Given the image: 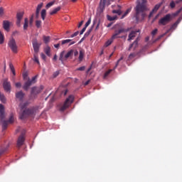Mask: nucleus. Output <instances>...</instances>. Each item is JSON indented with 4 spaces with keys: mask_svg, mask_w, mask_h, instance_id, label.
<instances>
[{
    "mask_svg": "<svg viewBox=\"0 0 182 182\" xmlns=\"http://www.w3.org/2000/svg\"><path fill=\"white\" fill-rule=\"evenodd\" d=\"M146 2V0H142L141 2H138L136 6H135V19L136 22L144 20L146 16L145 11H147Z\"/></svg>",
    "mask_w": 182,
    "mask_h": 182,
    "instance_id": "obj_1",
    "label": "nucleus"
},
{
    "mask_svg": "<svg viewBox=\"0 0 182 182\" xmlns=\"http://www.w3.org/2000/svg\"><path fill=\"white\" fill-rule=\"evenodd\" d=\"M39 109L38 106L32 107L31 108L26 109L23 110V112L21 114L20 118L23 119L28 117L30 115H34L36 113V111Z\"/></svg>",
    "mask_w": 182,
    "mask_h": 182,
    "instance_id": "obj_2",
    "label": "nucleus"
},
{
    "mask_svg": "<svg viewBox=\"0 0 182 182\" xmlns=\"http://www.w3.org/2000/svg\"><path fill=\"white\" fill-rule=\"evenodd\" d=\"M43 89L44 87L43 85H41L40 87H33L31 88L30 99L35 100L37 97V95L40 94Z\"/></svg>",
    "mask_w": 182,
    "mask_h": 182,
    "instance_id": "obj_3",
    "label": "nucleus"
},
{
    "mask_svg": "<svg viewBox=\"0 0 182 182\" xmlns=\"http://www.w3.org/2000/svg\"><path fill=\"white\" fill-rule=\"evenodd\" d=\"M4 107L3 105L0 104V123H2L3 130H5L8 126V121L4 119Z\"/></svg>",
    "mask_w": 182,
    "mask_h": 182,
    "instance_id": "obj_4",
    "label": "nucleus"
},
{
    "mask_svg": "<svg viewBox=\"0 0 182 182\" xmlns=\"http://www.w3.org/2000/svg\"><path fill=\"white\" fill-rule=\"evenodd\" d=\"M38 77V75H36L31 80L30 78H28V80L24 83V85L23 86V88L24 90L28 91L29 87L36 82V79Z\"/></svg>",
    "mask_w": 182,
    "mask_h": 182,
    "instance_id": "obj_5",
    "label": "nucleus"
},
{
    "mask_svg": "<svg viewBox=\"0 0 182 182\" xmlns=\"http://www.w3.org/2000/svg\"><path fill=\"white\" fill-rule=\"evenodd\" d=\"M74 101V97L73 95H70L65 100L64 105L61 107L60 111L63 112L67 108L69 107V106Z\"/></svg>",
    "mask_w": 182,
    "mask_h": 182,
    "instance_id": "obj_6",
    "label": "nucleus"
},
{
    "mask_svg": "<svg viewBox=\"0 0 182 182\" xmlns=\"http://www.w3.org/2000/svg\"><path fill=\"white\" fill-rule=\"evenodd\" d=\"M114 0H100L99 9L101 13L104 11L105 9V6H109L111 4V1H114Z\"/></svg>",
    "mask_w": 182,
    "mask_h": 182,
    "instance_id": "obj_7",
    "label": "nucleus"
},
{
    "mask_svg": "<svg viewBox=\"0 0 182 182\" xmlns=\"http://www.w3.org/2000/svg\"><path fill=\"white\" fill-rule=\"evenodd\" d=\"M128 31H129V29H124V28H119V29H118V30H116V31H114V35H113L112 37V40H114V39H117V38H122L123 37H122V36H119V35H120L121 33H127V32H128Z\"/></svg>",
    "mask_w": 182,
    "mask_h": 182,
    "instance_id": "obj_8",
    "label": "nucleus"
},
{
    "mask_svg": "<svg viewBox=\"0 0 182 182\" xmlns=\"http://www.w3.org/2000/svg\"><path fill=\"white\" fill-rule=\"evenodd\" d=\"M73 52L74 50H71L64 56L65 51L63 50V52H61L60 55L59 60L61 61L63 64H64V60H67L68 58L72 56L73 55Z\"/></svg>",
    "mask_w": 182,
    "mask_h": 182,
    "instance_id": "obj_9",
    "label": "nucleus"
},
{
    "mask_svg": "<svg viewBox=\"0 0 182 182\" xmlns=\"http://www.w3.org/2000/svg\"><path fill=\"white\" fill-rule=\"evenodd\" d=\"M8 46H9V48L14 53H18V46L16 45V41L14 38H11L9 41Z\"/></svg>",
    "mask_w": 182,
    "mask_h": 182,
    "instance_id": "obj_10",
    "label": "nucleus"
},
{
    "mask_svg": "<svg viewBox=\"0 0 182 182\" xmlns=\"http://www.w3.org/2000/svg\"><path fill=\"white\" fill-rule=\"evenodd\" d=\"M171 20V14H166L164 18H161L159 20V25L166 26L167 23H168Z\"/></svg>",
    "mask_w": 182,
    "mask_h": 182,
    "instance_id": "obj_11",
    "label": "nucleus"
},
{
    "mask_svg": "<svg viewBox=\"0 0 182 182\" xmlns=\"http://www.w3.org/2000/svg\"><path fill=\"white\" fill-rule=\"evenodd\" d=\"M3 87L5 91L10 92L11 89V82L8 81V78H5L3 82Z\"/></svg>",
    "mask_w": 182,
    "mask_h": 182,
    "instance_id": "obj_12",
    "label": "nucleus"
},
{
    "mask_svg": "<svg viewBox=\"0 0 182 182\" xmlns=\"http://www.w3.org/2000/svg\"><path fill=\"white\" fill-rule=\"evenodd\" d=\"M23 15H24L23 12H18L16 14V19H17L16 25H17L18 27L21 26V20L23 17Z\"/></svg>",
    "mask_w": 182,
    "mask_h": 182,
    "instance_id": "obj_13",
    "label": "nucleus"
},
{
    "mask_svg": "<svg viewBox=\"0 0 182 182\" xmlns=\"http://www.w3.org/2000/svg\"><path fill=\"white\" fill-rule=\"evenodd\" d=\"M11 23L9 21H3V28L6 32L10 31Z\"/></svg>",
    "mask_w": 182,
    "mask_h": 182,
    "instance_id": "obj_14",
    "label": "nucleus"
},
{
    "mask_svg": "<svg viewBox=\"0 0 182 182\" xmlns=\"http://www.w3.org/2000/svg\"><path fill=\"white\" fill-rule=\"evenodd\" d=\"M85 56V50L80 49L79 51V58H78L80 63H81L83 60Z\"/></svg>",
    "mask_w": 182,
    "mask_h": 182,
    "instance_id": "obj_15",
    "label": "nucleus"
},
{
    "mask_svg": "<svg viewBox=\"0 0 182 182\" xmlns=\"http://www.w3.org/2000/svg\"><path fill=\"white\" fill-rule=\"evenodd\" d=\"M33 47L35 53H38L39 51L40 45L38 43L36 40H34L33 41Z\"/></svg>",
    "mask_w": 182,
    "mask_h": 182,
    "instance_id": "obj_16",
    "label": "nucleus"
},
{
    "mask_svg": "<svg viewBox=\"0 0 182 182\" xmlns=\"http://www.w3.org/2000/svg\"><path fill=\"white\" fill-rule=\"evenodd\" d=\"M25 139H24V136L23 135H21L19 137H18V141H17V146L18 148H20L23 144V141H24Z\"/></svg>",
    "mask_w": 182,
    "mask_h": 182,
    "instance_id": "obj_17",
    "label": "nucleus"
},
{
    "mask_svg": "<svg viewBox=\"0 0 182 182\" xmlns=\"http://www.w3.org/2000/svg\"><path fill=\"white\" fill-rule=\"evenodd\" d=\"M43 6V4L41 3V4H38V6H37L36 12V18L37 19L39 18L40 11L42 9Z\"/></svg>",
    "mask_w": 182,
    "mask_h": 182,
    "instance_id": "obj_18",
    "label": "nucleus"
},
{
    "mask_svg": "<svg viewBox=\"0 0 182 182\" xmlns=\"http://www.w3.org/2000/svg\"><path fill=\"white\" fill-rule=\"evenodd\" d=\"M24 95L25 94L22 91L16 93V98H18L20 101L23 100Z\"/></svg>",
    "mask_w": 182,
    "mask_h": 182,
    "instance_id": "obj_19",
    "label": "nucleus"
},
{
    "mask_svg": "<svg viewBox=\"0 0 182 182\" xmlns=\"http://www.w3.org/2000/svg\"><path fill=\"white\" fill-rule=\"evenodd\" d=\"M138 46V40H135L134 43L131 45H129V48H128V51H130L132 48L134 47V50H135L137 48Z\"/></svg>",
    "mask_w": 182,
    "mask_h": 182,
    "instance_id": "obj_20",
    "label": "nucleus"
},
{
    "mask_svg": "<svg viewBox=\"0 0 182 182\" xmlns=\"http://www.w3.org/2000/svg\"><path fill=\"white\" fill-rule=\"evenodd\" d=\"M136 31H132L129 33V36H128V41H131L132 40H134V38L136 37Z\"/></svg>",
    "mask_w": 182,
    "mask_h": 182,
    "instance_id": "obj_21",
    "label": "nucleus"
},
{
    "mask_svg": "<svg viewBox=\"0 0 182 182\" xmlns=\"http://www.w3.org/2000/svg\"><path fill=\"white\" fill-rule=\"evenodd\" d=\"M164 1L155 5V7H154V9H152V12H157V11L160 9V7L163 5Z\"/></svg>",
    "mask_w": 182,
    "mask_h": 182,
    "instance_id": "obj_22",
    "label": "nucleus"
},
{
    "mask_svg": "<svg viewBox=\"0 0 182 182\" xmlns=\"http://www.w3.org/2000/svg\"><path fill=\"white\" fill-rule=\"evenodd\" d=\"M61 7L58 6L56 9H54L52 11L50 12V15L53 16L54 14H56L59 11H60Z\"/></svg>",
    "mask_w": 182,
    "mask_h": 182,
    "instance_id": "obj_23",
    "label": "nucleus"
},
{
    "mask_svg": "<svg viewBox=\"0 0 182 182\" xmlns=\"http://www.w3.org/2000/svg\"><path fill=\"white\" fill-rule=\"evenodd\" d=\"M28 24H29L28 19V18H26L24 19V24H23V29H24L25 31H26V30L28 29Z\"/></svg>",
    "mask_w": 182,
    "mask_h": 182,
    "instance_id": "obj_24",
    "label": "nucleus"
},
{
    "mask_svg": "<svg viewBox=\"0 0 182 182\" xmlns=\"http://www.w3.org/2000/svg\"><path fill=\"white\" fill-rule=\"evenodd\" d=\"M5 37L3 33L0 31V44L2 45L4 43Z\"/></svg>",
    "mask_w": 182,
    "mask_h": 182,
    "instance_id": "obj_25",
    "label": "nucleus"
},
{
    "mask_svg": "<svg viewBox=\"0 0 182 182\" xmlns=\"http://www.w3.org/2000/svg\"><path fill=\"white\" fill-rule=\"evenodd\" d=\"M136 55H137V54L136 53H132L129 54V55L128 56V60H133Z\"/></svg>",
    "mask_w": 182,
    "mask_h": 182,
    "instance_id": "obj_26",
    "label": "nucleus"
},
{
    "mask_svg": "<svg viewBox=\"0 0 182 182\" xmlns=\"http://www.w3.org/2000/svg\"><path fill=\"white\" fill-rule=\"evenodd\" d=\"M50 41V36H43V41L46 44L48 43Z\"/></svg>",
    "mask_w": 182,
    "mask_h": 182,
    "instance_id": "obj_27",
    "label": "nucleus"
},
{
    "mask_svg": "<svg viewBox=\"0 0 182 182\" xmlns=\"http://www.w3.org/2000/svg\"><path fill=\"white\" fill-rule=\"evenodd\" d=\"M131 11H132L131 9H128L127 11L124 13V15H122V17H121V19H123L124 18H125L131 12Z\"/></svg>",
    "mask_w": 182,
    "mask_h": 182,
    "instance_id": "obj_28",
    "label": "nucleus"
},
{
    "mask_svg": "<svg viewBox=\"0 0 182 182\" xmlns=\"http://www.w3.org/2000/svg\"><path fill=\"white\" fill-rule=\"evenodd\" d=\"M46 16V11L45 9H43L41 11V18L44 21Z\"/></svg>",
    "mask_w": 182,
    "mask_h": 182,
    "instance_id": "obj_29",
    "label": "nucleus"
},
{
    "mask_svg": "<svg viewBox=\"0 0 182 182\" xmlns=\"http://www.w3.org/2000/svg\"><path fill=\"white\" fill-rule=\"evenodd\" d=\"M55 1L53 0V1L48 3V4L46 5V9H50L51 6H53L55 4Z\"/></svg>",
    "mask_w": 182,
    "mask_h": 182,
    "instance_id": "obj_30",
    "label": "nucleus"
},
{
    "mask_svg": "<svg viewBox=\"0 0 182 182\" xmlns=\"http://www.w3.org/2000/svg\"><path fill=\"white\" fill-rule=\"evenodd\" d=\"M45 53L47 55L50 56V47H47L46 49H45Z\"/></svg>",
    "mask_w": 182,
    "mask_h": 182,
    "instance_id": "obj_31",
    "label": "nucleus"
},
{
    "mask_svg": "<svg viewBox=\"0 0 182 182\" xmlns=\"http://www.w3.org/2000/svg\"><path fill=\"white\" fill-rule=\"evenodd\" d=\"M113 14H118V16H121L122 12L120 9H118V10H114L112 11Z\"/></svg>",
    "mask_w": 182,
    "mask_h": 182,
    "instance_id": "obj_32",
    "label": "nucleus"
},
{
    "mask_svg": "<svg viewBox=\"0 0 182 182\" xmlns=\"http://www.w3.org/2000/svg\"><path fill=\"white\" fill-rule=\"evenodd\" d=\"M112 70H109L105 73L104 78L106 79L109 75L112 73Z\"/></svg>",
    "mask_w": 182,
    "mask_h": 182,
    "instance_id": "obj_33",
    "label": "nucleus"
},
{
    "mask_svg": "<svg viewBox=\"0 0 182 182\" xmlns=\"http://www.w3.org/2000/svg\"><path fill=\"white\" fill-rule=\"evenodd\" d=\"M41 21H36V26L38 28H40L41 27Z\"/></svg>",
    "mask_w": 182,
    "mask_h": 182,
    "instance_id": "obj_34",
    "label": "nucleus"
},
{
    "mask_svg": "<svg viewBox=\"0 0 182 182\" xmlns=\"http://www.w3.org/2000/svg\"><path fill=\"white\" fill-rule=\"evenodd\" d=\"M165 35H166V34H162V35L158 36V38H156V39H155V41H154V43H156V42L159 41V40H161L163 37H164Z\"/></svg>",
    "mask_w": 182,
    "mask_h": 182,
    "instance_id": "obj_35",
    "label": "nucleus"
},
{
    "mask_svg": "<svg viewBox=\"0 0 182 182\" xmlns=\"http://www.w3.org/2000/svg\"><path fill=\"white\" fill-rule=\"evenodd\" d=\"M33 18H34V15L33 14V15L31 16V17L30 18V21H29V25H30L31 26H32V25H33Z\"/></svg>",
    "mask_w": 182,
    "mask_h": 182,
    "instance_id": "obj_36",
    "label": "nucleus"
},
{
    "mask_svg": "<svg viewBox=\"0 0 182 182\" xmlns=\"http://www.w3.org/2000/svg\"><path fill=\"white\" fill-rule=\"evenodd\" d=\"M169 6L171 7V9H174L176 7V3L173 1H171Z\"/></svg>",
    "mask_w": 182,
    "mask_h": 182,
    "instance_id": "obj_37",
    "label": "nucleus"
},
{
    "mask_svg": "<svg viewBox=\"0 0 182 182\" xmlns=\"http://www.w3.org/2000/svg\"><path fill=\"white\" fill-rule=\"evenodd\" d=\"M0 100H1L2 102H4L6 101L4 95H2L1 92H0Z\"/></svg>",
    "mask_w": 182,
    "mask_h": 182,
    "instance_id": "obj_38",
    "label": "nucleus"
},
{
    "mask_svg": "<svg viewBox=\"0 0 182 182\" xmlns=\"http://www.w3.org/2000/svg\"><path fill=\"white\" fill-rule=\"evenodd\" d=\"M34 61L37 63L38 65H40V62L36 54L34 55Z\"/></svg>",
    "mask_w": 182,
    "mask_h": 182,
    "instance_id": "obj_39",
    "label": "nucleus"
},
{
    "mask_svg": "<svg viewBox=\"0 0 182 182\" xmlns=\"http://www.w3.org/2000/svg\"><path fill=\"white\" fill-rule=\"evenodd\" d=\"M113 42V40L112 38V40H109L106 43H105V46L108 47L109 46H110Z\"/></svg>",
    "mask_w": 182,
    "mask_h": 182,
    "instance_id": "obj_40",
    "label": "nucleus"
},
{
    "mask_svg": "<svg viewBox=\"0 0 182 182\" xmlns=\"http://www.w3.org/2000/svg\"><path fill=\"white\" fill-rule=\"evenodd\" d=\"M71 41H72V40H70V39L63 40V41H62V45H65V44L68 43H70V42H71Z\"/></svg>",
    "mask_w": 182,
    "mask_h": 182,
    "instance_id": "obj_41",
    "label": "nucleus"
},
{
    "mask_svg": "<svg viewBox=\"0 0 182 182\" xmlns=\"http://www.w3.org/2000/svg\"><path fill=\"white\" fill-rule=\"evenodd\" d=\"M92 31V28L90 29V30H88V31L86 32V33L85 34V38L88 37V36H90V34L91 33Z\"/></svg>",
    "mask_w": 182,
    "mask_h": 182,
    "instance_id": "obj_42",
    "label": "nucleus"
},
{
    "mask_svg": "<svg viewBox=\"0 0 182 182\" xmlns=\"http://www.w3.org/2000/svg\"><path fill=\"white\" fill-rule=\"evenodd\" d=\"M14 121V116H13V114H11L9 121H7V122H9V123H13Z\"/></svg>",
    "mask_w": 182,
    "mask_h": 182,
    "instance_id": "obj_43",
    "label": "nucleus"
},
{
    "mask_svg": "<svg viewBox=\"0 0 182 182\" xmlns=\"http://www.w3.org/2000/svg\"><path fill=\"white\" fill-rule=\"evenodd\" d=\"M23 77L24 80H28L29 78V77H28V73H23Z\"/></svg>",
    "mask_w": 182,
    "mask_h": 182,
    "instance_id": "obj_44",
    "label": "nucleus"
},
{
    "mask_svg": "<svg viewBox=\"0 0 182 182\" xmlns=\"http://www.w3.org/2000/svg\"><path fill=\"white\" fill-rule=\"evenodd\" d=\"M158 33V29L155 28V30L152 31V33H151V34H152L153 36H154L155 35H156Z\"/></svg>",
    "mask_w": 182,
    "mask_h": 182,
    "instance_id": "obj_45",
    "label": "nucleus"
},
{
    "mask_svg": "<svg viewBox=\"0 0 182 182\" xmlns=\"http://www.w3.org/2000/svg\"><path fill=\"white\" fill-rule=\"evenodd\" d=\"M85 70V66H82V67L78 68L76 70L84 71Z\"/></svg>",
    "mask_w": 182,
    "mask_h": 182,
    "instance_id": "obj_46",
    "label": "nucleus"
},
{
    "mask_svg": "<svg viewBox=\"0 0 182 182\" xmlns=\"http://www.w3.org/2000/svg\"><path fill=\"white\" fill-rule=\"evenodd\" d=\"M123 59H124V57L122 56V57H121V58H119V60H118V61H117V64H116V66H115L114 69L117 68V67L118 66L119 62H120L121 60H122Z\"/></svg>",
    "mask_w": 182,
    "mask_h": 182,
    "instance_id": "obj_47",
    "label": "nucleus"
},
{
    "mask_svg": "<svg viewBox=\"0 0 182 182\" xmlns=\"http://www.w3.org/2000/svg\"><path fill=\"white\" fill-rule=\"evenodd\" d=\"M117 18L116 17H111L108 16V20L110 21H114Z\"/></svg>",
    "mask_w": 182,
    "mask_h": 182,
    "instance_id": "obj_48",
    "label": "nucleus"
},
{
    "mask_svg": "<svg viewBox=\"0 0 182 182\" xmlns=\"http://www.w3.org/2000/svg\"><path fill=\"white\" fill-rule=\"evenodd\" d=\"M90 23H91V18H90V19L88 20V21L86 23L85 27H86V28H87V26L90 24Z\"/></svg>",
    "mask_w": 182,
    "mask_h": 182,
    "instance_id": "obj_49",
    "label": "nucleus"
},
{
    "mask_svg": "<svg viewBox=\"0 0 182 182\" xmlns=\"http://www.w3.org/2000/svg\"><path fill=\"white\" fill-rule=\"evenodd\" d=\"M41 58H42L43 60H46V55H45L44 53H41Z\"/></svg>",
    "mask_w": 182,
    "mask_h": 182,
    "instance_id": "obj_50",
    "label": "nucleus"
},
{
    "mask_svg": "<svg viewBox=\"0 0 182 182\" xmlns=\"http://www.w3.org/2000/svg\"><path fill=\"white\" fill-rule=\"evenodd\" d=\"M79 33H80L79 31L75 32L74 34H73L71 36V38H74V37L77 36L79 34Z\"/></svg>",
    "mask_w": 182,
    "mask_h": 182,
    "instance_id": "obj_51",
    "label": "nucleus"
},
{
    "mask_svg": "<svg viewBox=\"0 0 182 182\" xmlns=\"http://www.w3.org/2000/svg\"><path fill=\"white\" fill-rule=\"evenodd\" d=\"M15 85H16V87L19 88V87H21V82H16V83L15 84Z\"/></svg>",
    "mask_w": 182,
    "mask_h": 182,
    "instance_id": "obj_52",
    "label": "nucleus"
},
{
    "mask_svg": "<svg viewBox=\"0 0 182 182\" xmlns=\"http://www.w3.org/2000/svg\"><path fill=\"white\" fill-rule=\"evenodd\" d=\"M79 53H80V52L78 53L77 50H74V52H73V54H74V55H75V57L77 56Z\"/></svg>",
    "mask_w": 182,
    "mask_h": 182,
    "instance_id": "obj_53",
    "label": "nucleus"
},
{
    "mask_svg": "<svg viewBox=\"0 0 182 182\" xmlns=\"http://www.w3.org/2000/svg\"><path fill=\"white\" fill-rule=\"evenodd\" d=\"M4 14V9L2 7L0 8V15L2 16Z\"/></svg>",
    "mask_w": 182,
    "mask_h": 182,
    "instance_id": "obj_54",
    "label": "nucleus"
},
{
    "mask_svg": "<svg viewBox=\"0 0 182 182\" xmlns=\"http://www.w3.org/2000/svg\"><path fill=\"white\" fill-rule=\"evenodd\" d=\"M86 27L83 28L82 30L80 31V35H82L84 32L86 31Z\"/></svg>",
    "mask_w": 182,
    "mask_h": 182,
    "instance_id": "obj_55",
    "label": "nucleus"
},
{
    "mask_svg": "<svg viewBox=\"0 0 182 182\" xmlns=\"http://www.w3.org/2000/svg\"><path fill=\"white\" fill-rule=\"evenodd\" d=\"M59 72L58 71H57V72H55L54 74H53V77H56L58 75H59Z\"/></svg>",
    "mask_w": 182,
    "mask_h": 182,
    "instance_id": "obj_56",
    "label": "nucleus"
},
{
    "mask_svg": "<svg viewBox=\"0 0 182 182\" xmlns=\"http://www.w3.org/2000/svg\"><path fill=\"white\" fill-rule=\"evenodd\" d=\"M9 68H10L11 70H14V67L11 63H10Z\"/></svg>",
    "mask_w": 182,
    "mask_h": 182,
    "instance_id": "obj_57",
    "label": "nucleus"
},
{
    "mask_svg": "<svg viewBox=\"0 0 182 182\" xmlns=\"http://www.w3.org/2000/svg\"><path fill=\"white\" fill-rule=\"evenodd\" d=\"M181 11H182V6L178 11H176V15L179 14Z\"/></svg>",
    "mask_w": 182,
    "mask_h": 182,
    "instance_id": "obj_58",
    "label": "nucleus"
},
{
    "mask_svg": "<svg viewBox=\"0 0 182 182\" xmlns=\"http://www.w3.org/2000/svg\"><path fill=\"white\" fill-rule=\"evenodd\" d=\"M154 14V12H153V11H151V13H149V18H151Z\"/></svg>",
    "mask_w": 182,
    "mask_h": 182,
    "instance_id": "obj_59",
    "label": "nucleus"
},
{
    "mask_svg": "<svg viewBox=\"0 0 182 182\" xmlns=\"http://www.w3.org/2000/svg\"><path fill=\"white\" fill-rule=\"evenodd\" d=\"M83 23H84V21H82L79 23L78 28H80V27L82 26Z\"/></svg>",
    "mask_w": 182,
    "mask_h": 182,
    "instance_id": "obj_60",
    "label": "nucleus"
},
{
    "mask_svg": "<svg viewBox=\"0 0 182 182\" xmlns=\"http://www.w3.org/2000/svg\"><path fill=\"white\" fill-rule=\"evenodd\" d=\"M67 93H68V90H65V91H63L62 92V94H64L65 96L67 95Z\"/></svg>",
    "mask_w": 182,
    "mask_h": 182,
    "instance_id": "obj_61",
    "label": "nucleus"
},
{
    "mask_svg": "<svg viewBox=\"0 0 182 182\" xmlns=\"http://www.w3.org/2000/svg\"><path fill=\"white\" fill-rule=\"evenodd\" d=\"M55 48H58L60 47V43L54 45Z\"/></svg>",
    "mask_w": 182,
    "mask_h": 182,
    "instance_id": "obj_62",
    "label": "nucleus"
},
{
    "mask_svg": "<svg viewBox=\"0 0 182 182\" xmlns=\"http://www.w3.org/2000/svg\"><path fill=\"white\" fill-rule=\"evenodd\" d=\"M11 72H12L13 75L15 76V75H16L15 69H13V70H11Z\"/></svg>",
    "mask_w": 182,
    "mask_h": 182,
    "instance_id": "obj_63",
    "label": "nucleus"
},
{
    "mask_svg": "<svg viewBox=\"0 0 182 182\" xmlns=\"http://www.w3.org/2000/svg\"><path fill=\"white\" fill-rule=\"evenodd\" d=\"M90 82V80H87V81L85 83V85H89Z\"/></svg>",
    "mask_w": 182,
    "mask_h": 182,
    "instance_id": "obj_64",
    "label": "nucleus"
}]
</instances>
